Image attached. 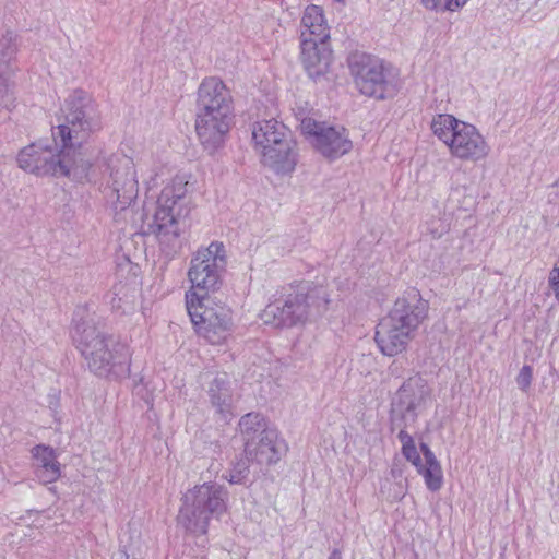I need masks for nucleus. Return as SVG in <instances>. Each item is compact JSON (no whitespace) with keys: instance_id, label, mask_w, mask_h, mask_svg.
Returning a JSON list of instances; mask_svg holds the SVG:
<instances>
[{"instance_id":"1","label":"nucleus","mask_w":559,"mask_h":559,"mask_svg":"<svg viewBox=\"0 0 559 559\" xmlns=\"http://www.w3.org/2000/svg\"><path fill=\"white\" fill-rule=\"evenodd\" d=\"M53 132L56 148L31 144L20 151L17 164L38 176L69 177L76 181L92 180L91 160L84 143L102 128L95 102L84 91H74L66 99Z\"/></svg>"},{"instance_id":"2","label":"nucleus","mask_w":559,"mask_h":559,"mask_svg":"<svg viewBox=\"0 0 559 559\" xmlns=\"http://www.w3.org/2000/svg\"><path fill=\"white\" fill-rule=\"evenodd\" d=\"M188 180L176 176L160 191L152 215L146 212L142 233L152 235L167 257H174L182 246L181 234L189 226L191 199L188 195Z\"/></svg>"},{"instance_id":"3","label":"nucleus","mask_w":559,"mask_h":559,"mask_svg":"<svg viewBox=\"0 0 559 559\" xmlns=\"http://www.w3.org/2000/svg\"><path fill=\"white\" fill-rule=\"evenodd\" d=\"M428 301L417 288H408L396 298L389 313L377 325L374 341L385 356L406 350L428 317Z\"/></svg>"},{"instance_id":"4","label":"nucleus","mask_w":559,"mask_h":559,"mask_svg":"<svg viewBox=\"0 0 559 559\" xmlns=\"http://www.w3.org/2000/svg\"><path fill=\"white\" fill-rule=\"evenodd\" d=\"M79 312L75 313V317ZM72 341L90 371L99 376H120L129 370L130 352L127 345L99 328L93 319L73 320Z\"/></svg>"},{"instance_id":"5","label":"nucleus","mask_w":559,"mask_h":559,"mask_svg":"<svg viewBox=\"0 0 559 559\" xmlns=\"http://www.w3.org/2000/svg\"><path fill=\"white\" fill-rule=\"evenodd\" d=\"M195 131L206 151L215 152L225 141L234 121L230 91L218 78L204 79L197 93Z\"/></svg>"},{"instance_id":"6","label":"nucleus","mask_w":559,"mask_h":559,"mask_svg":"<svg viewBox=\"0 0 559 559\" xmlns=\"http://www.w3.org/2000/svg\"><path fill=\"white\" fill-rule=\"evenodd\" d=\"M328 304L329 298L324 287L299 284L284 298L269 304L261 318L265 324L290 328L323 314Z\"/></svg>"},{"instance_id":"7","label":"nucleus","mask_w":559,"mask_h":559,"mask_svg":"<svg viewBox=\"0 0 559 559\" xmlns=\"http://www.w3.org/2000/svg\"><path fill=\"white\" fill-rule=\"evenodd\" d=\"M429 396V388L420 377H412L397 390L390 413L391 431H397L402 454L414 466L419 467L420 455L413 437L406 431L417 421L418 411Z\"/></svg>"},{"instance_id":"8","label":"nucleus","mask_w":559,"mask_h":559,"mask_svg":"<svg viewBox=\"0 0 559 559\" xmlns=\"http://www.w3.org/2000/svg\"><path fill=\"white\" fill-rule=\"evenodd\" d=\"M252 139L260 148L264 166L276 174L294 171L298 162L297 144L290 130L276 119H264L254 123Z\"/></svg>"},{"instance_id":"9","label":"nucleus","mask_w":559,"mask_h":559,"mask_svg":"<svg viewBox=\"0 0 559 559\" xmlns=\"http://www.w3.org/2000/svg\"><path fill=\"white\" fill-rule=\"evenodd\" d=\"M227 497V490L216 483L194 486L183 496L178 523L192 534H205L211 519L226 511Z\"/></svg>"},{"instance_id":"10","label":"nucleus","mask_w":559,"mask_h":559,"mask_svg":"<svg viewBox=\"0 0 559 559\" xmlns=\"http://www.w3.org/2000/svg\"><path fill=\"white\" fill-rule=\"evenodd\" d=\"M186 307L195 332L209 344L222 345L233 334L231 309L217 297L186 294Z\"/></svg>"},{"instance_id":"11","label":"nucleus","mask_w":559,"mask_h":559,"mask_svg":"<svg viewBox=\"0 0 559 559\" xmlns=\"http://www.w3.org/2000/svg\"><path fill=\"white\" fill-rule=\"evenodd\" d=\"M103 192L115 211H124L136 199L139 181L133 159L122 153H114L104 159Z\"/></svg>"},{"instance_id":"12","label":"nucleus","mask_w":559,"mask_h":559,"mask_svg":"<svg viewBox=\"0 0 559 559\" xmlns=\"http://www.w3.org/2000/svg\"><path fill=\"white\" fill-rule=\"evenodd\" d=\"M227 254L223 242L212 241L207 247H200L192 255L188 278L192 284L187 294L214 297L226 273Z\"/></svg>"},{"instance_id":"13","label":"nucleus","mask_w":559,"mask_h":559,"mask_svg":"<svg viewBox=\"0 0 559 559\" xmlns=\"http://www.w3.org/2000/svg\"><path fill=\"white\" fill-rule=\"evenodd\" d=\"M348 64L355 85L362 95L384 99L392 90L391 72L379 58L355 52L349 56Z\"/></svg>"},{"instance_id":"14","label":"nucleus","mask_w":559,"mask_h":559,"mask_svg":"<svg viewBox=\"0 0 559 559\" xmlns=\"http://www.w3.org/2000/svg\"><path fill=\"white\" fill-rule=\"evenodd\" d=\"M300 129L305 135L313 138V145L326 158L336 159L353 148L345 128L330 127L312 118H304Z\"/></svg>"},{"instance_id":"15","label":"nucleus","mask_w":559,"mask_h":559,"mask_svg":"<svg viewBox=\"0 0 559 559\" xmlns=\"http://www.w3.org/2000/svg\"><path fill=\"white\" fill-rule=\"evenodd\" d=\"M451 154L460 159L477 162L489 154V145L475 126L464 122L451 143L448 145Z\"/></svg>"},{"instance_id":"16","label":"nucleus","mask_w":559,"mask_h":559,"mask_svg":"<svg viewBox=\"0 0 559 559\" xmlns=\"http://www.w3.org/2000/svg\"><path fill=\"white\" fill-rule=\"evenodd\" d=\"M286 450L285 441L278 438L275 429L264 430L262 437L249 441L245 445V454L250 456L251 462L260 465V467L277 463Z\"/></svg>"},{"instance_id":"17","label":"nucleus","mask_w":559,"mask_h":559,"mask_svg":"<svg viewBox=\"0 0 559 559\" xmlns=\"http://www.w3.org/2000/svg\"><path fill=\"white\" fill-rule=\"evenodd\" d=\"M301 62L311 79L324 75L332 60V51L326 41L304 39L300 43Z\"/></svg>"},{"instance_id":"18","label":"nucleus","mask_w":559,"mask_h":559,"mask_svg":"<svg viewBox=\"0 0 559 559\" xmlns=\"http://www.w3.org/2000/svg\"><path fill=\"white\" fill-rule=\"evenodd\" d=\"M32 454L36 461V476L41 483L50 484L60 477V463L51 447L38 444L32 449Z\"/></svg>"},{"instance_id":"19","label":"nucleus","mask_w":559,"mask_h":559,"mask_svg":"<svg viewBox=\"0 0 559 559\" xmlns=\"http://www.w3.org/2000/svg\"><path fill=\"white\" fill-rule=\"evenodd\" d=\"M301 40L328 41L330 38V28L324 19L323 10L318 5L307 7L301 20Z\"/></svg>"},{"instance_id":"20","label":"nucleus","mask_w":559,"mask_h":559,"mask_svg":"<svg viewBox=\"0 0 559 559\" xmlns=\"http://www.w3.org/2000/svg\"><path fill=\"white\" fill-rule=\"evenodd\" d=\"M209 396L212 405L226 419L231 414V390L227 374H218L209 386Z\"/></svg>"},{"instance_id":"21","label":"nucleus","mask_w":559,"mask_h":559,"mask_svg":"<svg viewBox=\"0 0 559 559\" xmlns=\"http://www.w3.org/2000/svg\"><path fill=\"white\" fill-rule=\"evenodd\" d=\"M239 429L245 440V445L249 441H254L264 435V430H272L267 427L265 418L259 413H248L239 420Z\"/></svg>"},{"instance_id":"22","label":"nucleus","mask_w":559,"mask_h":559,"mask_svg":"<svg viewBox=\"0 0 559 559\" xmlns=\"http://www.w3.org/2000/svg\"><path fill=\"white\" fill-rule=\"evenodd\" d=\"M463 123L464 121L456 119L452 115L440 114L433 117L431 130L433 134L448 146L455 135L456 130H459Z\"/></svg>"},{"instance_id":"23","label":"nucleus","mask_w":559,"mask_h":559,"mask_svg":"<svg viewBox=\"0 0 559 559\" xmlns=\"http://www.w3.org/2000/svg\"><path fill=\"white\" fill-rule=\"evenodd\" d=\"M16 35L7 31L0 39V71H15Z\"/></svg>"},{"instance_id":"24","label":"nucleus","mask_w":559,"mask_h":559,"mask_svg":"<svg viewBox=\"0 0 559 559\" xmlns=\"http://www.w3.org/2000/svg\"><path fill=\"white\" fill-rule=\"evenodd\" d=\"M15 71H0V107L11 110L15 106Z\"/></svg>"},{"instance_id":"25","label":"nucleus","mask_w":559,"mask_h":559,"mask_svg":"<svg viewBox=\"0 0 559 559\" xmlns=\"http://www.w3.org/2000/svg\"><path fill=\"white\" fill-rule=\"evenodd\" d=\"M416 468L418 473L423 475L425 484L429 490L437 491L441 488L443 477L442 469L438 460L425 462V465L420 463V466Z\"/></svg>"},{"instance_id":"26","label":"nucleus","mask_w":559,"mask_h":559,"mask_svg":"<svg viewBox=\"0 0 559 559\" xmlns=\"http://www.w3.org/2000/svg\"><path fill=\"white\" fill-rule=\"evenodd\" d=\"M250 456L245 454L243 457H240L233 463L231 468L228 471V474L224 475V478L233 485H245L250 474Z\"/></svg>"},{"instance_id":"27","label":"nucleus","mask_w":559,"mask_h":559,"mask_svg":"<svg viewBox=\"0 0 559 559\" xmlns=\"http://www.w3.org/2000/svg\"><path fill=\"white\" fill-rule=\"evenodd\" d=\"M424 8L436 12H455L466 4V0H419Z\"/></svg>"},{"instance_id":"28","label":"nucleus","mask_w":559,"mask_h":559,"mask_svg":"<svg viewBox=\"0 0 559 559\" xmlns=\"http://www.w3.org/2000/svg\"><path fill=\"white\" fill-rule=\"evenodd\" d=\"M533 379V369L531 366H523L516 377V384L523 391L526 392L531 386Z\"/></svg>"},{"instance_id":"29","label":"nucleus","mask_w":559,"mask_h":559,"mask_svg":"<svg viewBox=\"0 0 559 559\" xmlns=\"http://www.w3.org/2000/svg\"><path fill=\"white\" fill-rule=\"evenodd\" d=\"M549 285L554 289L557 299H559V266L555 265L549 274Z\"/></svg>"},{"instance_id":"30","label":"nucleus","mask_w":559,"mask_h":559,"mask_svg":"<svg viewBox=\"0 0 559 559\" xmlns=\"http://www.w3.org/2000/svg\"><path fill=\"white\" fill-rule=\"evenodd\" d=\"M420 451L424 455L425 462L436 461V455L426 443H420Z\"/></svg>"},{"instance_id":"31","label":"nucleus","mask_w":559,"mask_h":559,"mask_svg":"<svg viewBox=\"0 0 559 559\" xmlns=\"http://www.w3.org/2000/svg\"><path fill=\"white\" fill-rule=\"evenodd\" d=\"M329 559H343V558H342V554H341V551H340L338 549H334V550L331 552V555H330Z\"/></svg>"},{"instance_id":"32","label":"nucleus","mask_w":559,"mask_h":559,"mask_svg":"<svg viewBox=\"0 0 559 559\" xmlns=\"http://www.w3.org/2000/svg\"><path fill=\"white\" fill-rule=\"evenodd\" d=\"M443 231H444V229H442V230H441V231H439V233H438V231H435V230H431L430 233H431V235H432V237H433V238H440V237L442 236Z\"/></svg>"}]
</instances>
